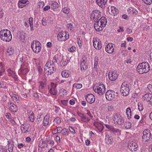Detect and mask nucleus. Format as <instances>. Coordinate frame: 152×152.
Wrapping results in <instances>:
<instances>
[{"label": "nucleus", "mask_w": 152, "mask_h": 152, "mask_svg": "<svg viewBox=\"0 0 152 152\" xmlns=\"http://www.w3.org/2000/svg\"><path fill=\"white\" fill-rule=\"evenodd\" d=\"M150 69V66L146 62L139 64L137 69V71L140 74L146 73L149 71Z\"/></svg>", "instance_id": "obj_1"}, {"label": "nucleus", "mask_w": 152, "mask_h": 152, "mask_svg": "<svg viewBox=\"0 0 152 152\" xmlns=\"http://www.w3.org/2000/svg\"><path fill=\"white\" fill-rule=\"evenodd\" d=\"M56 69V68L54 64H51V61L48 62L46 64L45 71L46 74L47 75H51L53 73Z\"/></svg>", "instance_id": "obj_2"}, {"label": "nucleus", "mask_w": 152, "mask_h": 152, "mask_svg": "<svg viewBox=\"0 0 152 152\" xmlns=\"http://www.w3.org/2000/svg\"><path fill=\"white\" fill-rule=\"evenodd\" d=\"M152 139V135L151 134L150 130L145 129L143 132L142 139L143 142L146 143L150 142V140Z\"/></svg>", "instance_id": "obj_3"}, {"label": "nucleus", "mask_w": 152, "mask_h": 152, "mask_svg": "<svg viewBox=\"0 0 152 152\" xmlns=\"http://www.w3.org/2000/svg\"><path fill=\"white\" fill-rule=\"evenodd\" d=\"M31 48L35 53H38L41 50V44L38 41L34 40L31 43Z\"/></svg>", "instance_id": "obj_4"}, {"label": "nucleus", "mask_w": 152, "mask_h": 152, "mask_svg": "<svg viewBox=\"0 0 152 152\" xmlns=\"http://www.w3.org/2000/svg\"><path fill=\"white\" fill-rule=\"evenodd\" d=\"M93 89L96 93L100 95L104 94L105 91V88L103 84H100L99 86H94Z\"/></svg>", "instance_id": "obj_5"}, {"label": "nucleus", "mask_w": 152, "mask_h": 152, "mask_svg": "<svg viewBox=\"0 0 152 152\" xmlns=\"http://www.w3.org/2000/svg\"><path fill=\"white\" fill-rule=\"evenodd\" d=\"M113 119L114 123L116 124L121 125L124 122L123 117L119 113H116L114 115Z\"/></svg>", "instance_id": "obj_6"}, {"label": "nucleus", "mask_w": 152, "mask_h": 152, "mask_svg": "<svg viewBox=\"0 0 152 152\" xmlns=\"http://www.w3.org/2000/svg\"><path fill=\"white\" fill-rule=\"evenodd\" d=\"M129 85L126 83H124L121 85L120 91L121 94L124 96L128 95L129 92Z\"/></svg>", "instance_id": "obj_7"}, {"label": "nucleus", "mask_w": 152, "mask_h": 152, "mask_svg": "<svg viewBox=\"0 0 152 152\" xmlns=\"http://www.w3.org/2000/svg\"><path fill=\"white\" fill-rule=\"evenodd\" d=\"M69 34L68 32H60L57 35V40L59 42L65 41L69 38Z\"/></svg>", "instance_id": "obj_8"}, {"label": "nucleus", "mask_w": 152, "mask_h": 152, "mask_svg": "<svg viewBox=\"0 0 152 152\" xmlns=\"http://www.w3.org/2000/svg\"><path fill=\"white\" fill-rule=\"evenodd\" d=\"M101 16V12L98 10H95L92 12L90 16V18L91 20L94 21L98 20Z\"/></svg>", "instance_id": "obj_9"}, {"label": "nucleus", "mask_w": 152, "mask_h": 152, "mask_svg": "<svg viewBox=\"0 0 152 152\" xmlns=\"http://www.w3.org/2000/svg\"><path fill=\"white\" fill-rule=\"evenodd\" d=\"M118 95L117 92H115L114 91L112 90H109L106 93L105 97L107 100L110 101Z\"/></svg>", "instance_id": "obj_10"}, {"label": "nucleus", "mask_w": 152, "mask_h": 152, "mask_svg": "<svg viewBox=\"0 0 152 152\" xmlns=\"http://www.w3.org/2000/svg\"><path fill=\"white\" fill-rule=\"evenodd\" d=\"M128 147L132 151H136L137 150L138 145L136 142H130L128 143Z\"/></svg>", "instance_id": "obj_11"}, {"label": "nucleus", "mask_w": 152, "mask_h": 152, "mask_svg": "<svg viewBox=\"0 0 152 152\" xmlns=\"http://www.w3.org/2000/svg\"><path fill=\"white\" fill-rule=\"evenodd\" d=\"M106 127L109 129L110 131L114 133H117L118 135H120L121 131L118 129H115L113 126L105 124Z\"/></svg>", "instance_id": "obj_12"}, {"label": "nucleus", "mask_w": 152, "mask_h": 152, "mask_svg": "<svg viewBox=\"0 0 152 152\" xmlns=\"http://www.w3.org/2000/svg\"><path fill=\"white\" fill-rule=\"evenodd\" d=\"M87 102L90 104L94 103L95 101V96L92 94H88L86 96Z\"/></svg>", "instance_id": "obj_13"}, {"label": "nucleus", "mask_w": 152, "mask_h": 152, "mask_svg": "<svg viewBox=\"0 0 152 152\" xmlns=\"http://www.w3.org/2000/svg\"><path fill=\"white\" fill-rule=\"evenodd\" d=\"M12 39V35L10 31L8 30L7 31V33L5 34V36L2 39V40L7 42L10 41Z\"/></svg>", "instance_id": "obj_14"}, {"label": "nucleus", "mask_w": 152, "mask_h": 152, "mask_svg": "<svg viewBox=\"0 0 152 152\" xmlns=\"http://www.w3.org/2000/svg\"><path fill=\"white\" fill-rule=\"evenodd\" d=\"M114 45L112 43H109L105 47L106 51L108 53H112L114 51L113 46Z\"/></svg>", "instance_id": "obj_15"}, {"label": "nucleus", "mask_w": 152, "mask_h": 152, "mask_svg": "<svg viewBox=\"0 0 152 152\" xmlns=\"http://www.w3.org/2000/svg\"><path fill=\"white\" fill-rule=\"evenodd\" d=\"M93 45L94 47L96 49H100L102 47L101 41L99 39H94L93 40Z\"/></svg>", "instance_id": "obj_16"}, {"label": "nucleus", "mask_w": 152, "mask_h": 152, "mask_svg": "<svg viewBox=\"0 0 152 152\" xmlns=\"http://www.w3.org/2000/svg\"><path fill=\"white\" fill-rule=\"evenodd\" d=\"M117 74L115 71L109 72L108 77L109 79L111 81L115 80L117 79Z\"/></svg>", "instance_id": "obj_17"}, {"label": "nucleus", "mask_w": 152, "mask_h": 152, "mask_svg": "<svg viewBox=\"0 0 152 152\" xmlns=\"http://www.w3.org/2000/svg\"><path fill=\"white\" fill-rule=\"evenodd\" d=\"M56 85L53 83L51 84V88L50 90V92L52 95H56L57 93V91L56 88Z\"/></svg>", "instance_id": "obj_18"}, {"label": "nucleus", "mask_w": 152, "mask_h": 152, "mask_svg": "<svg viewBox=\"0 0 152 152\" xmlns=\"http://www.w3.org/2000/svg\"><path fill=\"white\" fill-rule=\"evenodd\" d=\"M95 22L94 27L95 29L97 31H99L102 30L103 28L104 27H102L101 25H100L101 23L99 21L97 20L94 21Z\"/></svg>", "instance_id": "obj_19"}, {"label": "nucleus", "mask_w": 152, "mask_h": 152, "mask_svg": "<svg viewBox=\"0 0 152 152\" xmlns=\"http://www.w3.org/2000/svg\"><path fill=\"white\" fill-rule=\"evenodd\" d=\"M29 125L23 124L22 125L21 127V130L22 133H25L28 132L30 131V129H29Z\"/></svg>", "instance_id": "obj_20"}, {"label": "nucleus", "mask_w": 152, "mask_h": 152, "mask_svg": "<svg viewBox=\"0 0 152 152\" xmlns=\"http://www.w3.org/2000/svg\"><path fill=\"white\" fill-rule=\"evenodd\" d=\"M80 68L81 70L83 72L87 69L88 66L86 64V62L84 59H83V61L80 64Z\"/></svg>", "instance_id": "obj_21"}, {"label": "nucleus", "mask_w": 152, "mask_h": 152, "mask_svg": "<svg viewBox=\"0 0 152 152\" xmlns=\"http://www.w3.org/2000/svg\"><path fill=\"white\" fill-rule=\"evenodd\" d=\"M110 10H109V13L113 16H115L118 13V10L114 6H111Z\"/></svg>", "instance_id": "obj_22"}, {"label": "nucleus", "mask_w": 152, "mask_h": 152, "mask_svg": "<svg viewBox=\"0 0 152 152\" xmlns=\"http://www.w3.org/2000/svg\"><path fill=\"white\" fill-rule=\"evenodd\" d=\"M107 0H96V2L99 6L101 7L104 6L106 4Z\"/></svg>", "instance_id": "obj_23"}, {"label": "nucleus", "mask_w": 152, "mask_h": 152, "mask_svg": "<svg viewBox=\"0 0 152 152\" xmlns=\"http://www.w3.org/2000/svg\"><path fill=\"white\" fill-rule=\"evenodd\" d=\"M98 21L101 23L102 27H105L107 23V20L104 17H102L99 19Z\"/></svg>", "instance_id": "obj_24"}, {"label": "nucleus", "mask_w": 152, "mask_h": 152, "mask_svg": "<svg viewBox=\"0 0 152 152\" xmlns=\"http://www.w3.org/2000/svg\"><path fill=\"white\" fill-rule=\"evenodd\" d=\"M9 110L10 111L16 112L18 110V107L15 104L10 103L9 105Z\"/></svg>", "instance_id": "obj_25"}, {"label": "nucleus", "mask_w": 152, "mask_h": 152, "mask_svg": "<svg viewBox=\"0 0 152 152\" xmlns=\"http://www.w3.org/2000/svg\"><path fill=\"white\" fill-rule=\"evenodd\" d=\"M12 100L15 102L18 103L19 101V97L18 95L15 94H12L10 95Z\"/></svg>", "instance_id": "obj_26"}, {"label": "nucleus", "mask_w": 152, "mask_h": 152, "mask_svg": "<svg viewBox=\"0 0 152 152\" xmlns=\"http://www.w3.org/2000/svg\"><path fill=\"white\" fill-rule=\"evenodd\" d=\"M59 4L57 2L54 1L51 2V8L52 9H55L58 8L59 7Z\"/></svg>", "instance_id": "obj_27"}, {"label": "nucleus", "mask_w": 152, "mask_h": 152, "mask_svg": "<svg viewBox=\"0 0 152 152\" xmlns=\"http://www.w3.org/2000/svg\"><path fill=\"white\" fill-rule=\"evenodd\" d=\"M128 11L129 13L134 15H136L138 13V11L135 9L133 8H129L128 9Z\"/></svg>", "instance_id": "obj_28"}, {"label": "nucleus", "mask_w": 152, "mask_h": 152, "mask_svg": "<svg viewBox=\"0 0 152 152\" xmlns=\"http://www.w3.org/2000/svg\"><path fill=\"white\" fill-rule=\"evenodd\" d=\"M49 115H46L44 117L43 124V125L45 126H47L49 123Z\"/></svg>", "instance_id": "obj_29"}, {"label": "nucleus", "mask_w": 152, "mask_h": 152, "mask_svg": "<svg viewBox=\"0 0 152 152\" xmlns=\"http://www.w3.org/2000/svg\"><path fill=\"white\" fill-rule=\"evenodd\" d=\"M39 83V89L40 90L44 89L46 84L45 81L43 80L40 81Z\"/></svg>", "instance_id": "obj_30"}, {"label": "nucleus", "mask_w": 152, "mask_h": 152, "mask_svg": "<svg viewBox=\"0 0 152 152\" xmlns=\"http://www.w3.org/2000/svg\"><path fill=\"white\" fill-rule=\"evenodd\" d=\"M28 115L29 116L28 118L30 121L33 122L34 121V115L32 111L28 112Z\"/></svg>", "instance_id": "obj_31"}, {"label": "nucleus", "mask_w": 152, "mask_h": 152, "mask_svg": "<svg viewBox=\"0 0 152 152\" xmlns=\"http://www.w3.org/2000/svg\"><path fill=\"white\" fill-rule=\"evenodd\" d=\"M25 33L23 31L20 32V33L19 37V39H20V40L23 42L25 40Z\"/></svg>", "instance_id": "obj_32"}, {"label": "nucleus", "mask_w": 152, "mask_h": 152, "mask_svg": "<svg viewBox=\"0 0 152 152\" xmlns=\"http://www.w3.org/2000/svg\"><path fill=\"white\" fill-rule=\"evenodd\" d=\"M7 55L8 56H11L14 53V50L12 47L11 46L9 47L7 50Z\"/></svg>", "instance_id": "obj_33"}, {"label": "nucleus", "mask_w": 152, "mask_h": 152, "mask_svg": "<svg viewBox=\"0 0 152 152\" xmlns=\"http://www.w3.org/2000/svg\"><path fill=\"white\" fill-rule=\"evenodd\" d=\"M62 76L65 77H68L70 75V72L67 70H65L61 72Z\"/></svg>", "instance_id": "obj_34"}, {"label": "nucleus", "mask_w": 152, "mask_h": 152, "mask_svg": "<svg viewBox=\"0 0 152 152\" xmlns=\"http://www.w3.org/2000/svg\"><path fill=\"white\" fill-rule=\"evenodd\" d=\"M8 30L4 29L0 31V38L2 40L4 37V36H5V34H6L8 31Z\"/></svg>", "instance_id": "obj_35"}, {"label": "nucleus", "mask_w": 152, "mask_h": 152, "mask_svg": "<svg viewBox=\"0 0 152 152\" xmlns=\"http://www.w3.org/2000/svg\"><path fill=\"white\" fill-rule=\"evenodd\" d=\"M126 113L127 115L128 118L129 119L131 118L132 115V111L130 108L128 107L126 109Z\"/></svg>", "instance_id": "obj_36"}, {"label": "nucleus", "mask_w": 152, "mask_h": 152, "mask_svg": "<svg viewBox=\"0 0 152 152\" xmlns=\"http://www.w3.org/2000/svg\"><path fill=\"white\" fill-rule=\"evenodd\" d=\"M151 94H145L143 97V99L144 100L147 102L149 101L150 99V98L151 96Z\"/></svg>", "instance_id": "obj_37"}, {"label": "nucleus", "mask_w": 152, "mask_h": 152, "mask_svg": "<svg viewBox=\"0 0 152 152\" xmlns=\"http://www.w3.org/2000/svg\"><path fill=\"white\" fill-rule=\"evenodd\" d=\"M131 123L128 121H126L124 123V126L126 129H130L131 127Z\"/></svg>", "instance_id": "obj_38"}, {"label": "nucleus", "mask_w": 152, "mask_h": 152, "mask_svg": "<svg viewBox=\"0 0 152 152\" xmlns=\"http://www.w3.org/2000/svg\"><path fill=\"white\" fill-rule=\"evenodd\" d=\"M20 70L21 73L23 75H26L29 71L28 69L26 68L22 69V68H21L20 69Z\"/></svg>", "instance_id": "obj_39"}, {"label": "nucleus", "mask_w": 152, "mask_h": 152, "mask_svg": "<svg viewBox=\"0 0 152 152\" xmlns=\"http://www.w3.org/2000/svg\"><path fill=\"white\" fill-rule=\"evenodd\" d=\"M59 56L58 55H55L53 58V60L52 61V64H53L54 63H56L59 60Z\"/></svg>", "instance_id": "obj_40"}, {"label": "nucleus", "mask_w": 152, "mask_h": 152, "mask_svg": "<svg viewBox=\"0 0 152 152\" xmlns=\"http://www.w3.org/2000/svg\"><path fill=\"white\" fill-rule=\"evenodd\" d=\"M113 138L111 137H107V140L106 141V142L108 144H112L113 143Z\"/></svg>", "instance_id": "obj_41"}, {"label": "nucleus", "mask_w": 152, "mask_h": 152, "mask_svg": "<svg viewBox=\"0 0 152 152\" xmlns=\"http://www.w3.org/2000/svg\"><path fill=\"white\" fill-rule=\"evenodd\" d=\"M4 69L1 63H0V76L3 74V73L4 72Z\"/></svg>", "instance_id": "obj_42"}, {"label": "nucleus", "mask_w": 152, "mask_h": 152, "mask_svg": "<svg viewBox=\"0 0 152 152\" xmlns=\"http://www.w3.org/2000/svg\"><path fill=\"white\" fill-rule=\"evenodd\" d=\"M73 86L77 89H79L82 87V85L81 83L75 84L73 85Z\"/></svg>", "instance_id": "obj_43"}, {"label": "nucleus", "mask_w": 152, "mask_h": 152, "mask_svg": "<svg viewBox=\"0 0 152 152\" xmlns=\"http://www.w3.org/2000/svg\"><path fill=\"white\" fill-rule=\"evenodd\" d=\"M82 38L80 37H79L77 38V43L79 47L80 48L82 46V41H81Z\"/></svg>", "instance_id": "obj_44"}, {"label": "nucleus", "mask_w": 152, "mask_h": 152, "mask_svg": "<svg viewBox=\"0 0 152 152\" xmlns=\"http://www.w3.org/2000/svg\"><path fill=\"white\" fill-rule=\"evenodd\" d=\"M54 122L56 124H59L61 122V119L60 118L57 117L54 119Z\"/></svg>", "instance_id": "obj_45"}, {"label": "nucleus", "mask_w": 152, "mask_h": 152, "mask_svg": "<svg viewBox=\"0 0 152 152\" xmlns=\"http://www.w3.org/2000/svg\"><path fill=\"white\" fill-rule=\"evenodd\" d=\"M63 12L66 14H68L69 12V9L67 7H65L62 10Z\"/></svg>", "instance_id": "obj_46"}, {"label": "nucleus", "mask_w": 152, "mask_h": 152, "mask_svg": "<svg viewBox=\"0 0 152 152\" xmlns=\"http://www.w3.org/2000/svg\"><path fill=\"white\" fill-rule=\"evenodd\" d=\"M81 120L84 122H87L90 120V119L85 115V116L82 118Z\"/></svg>", "instance_id": "obj_47"}, {"label": "nucleus", "mask_w": 152, "mask_h": 152, "mask_svg": "<svg viewBox=\"0 0 152 152\" xmlns=\"http://www.w3.org/2000/svg\"><path fill=\"white\" fill-rule=\"evenodd\" d=\"M95 126H96V127L99 131L102 132L103 131L104 128V127L103 126L100 124L97 126L96 125H95Z\"/></svg>", "instance_id": "obj_48"}, {"label": "nucleus", "mask_w": 152, "mask_h": 152, "mask_svg": "<svg viewBox=\"0 0 152 152\" xmlns=\"http://www.w3.org/2000/svg\"><path fill=\"white\" fill-rule=\"evenodd\" d=\"M142 1L147 5H150L152 3V0H142Z\"/></svg>", "instance_id": "obj_49"}, {"label": "nucleus", "mask_w": 152, "mask_h": 152, "mask_svg": "<svg viewBox=\"0 0 152 152\" xmlns=\"http://www.w3.org/2000/svg\"><path fill=\"white\" fill-rule=\"evenodd\" d=\"M14 146L13 144H11L10 145H9L8 150L9 152H12V151Z\"/></svg>", "instance_id": "obj_50"}, {"label": "nucleus", "mask_w": 152, "mask_h": 152, "mask_svg": "<svg viewBox=\"0 0 152 152\" xmlns=\"http://www.w3.org/2000/svg\"><path fill=\"white\" fill-rule=\"evenodd\" d=\"M45 143V141H40L39 144V146L42 148H45V146L43 145V144Z\"/></svg>", "instance_id": "obj_51"}, {"label": "nucleus", "mask_w": 152, "mask_h": 152, "mask_svg": "<svg viewBox=\"0 0 152 152\" xmlns=\"http://www.w3.org/2000/svg\"><path fill=\"white\" fill-rule=\"evenodd\" d=\"M138 109L140 111H142L143 109V107L142 105V104L140 103H138Z\"/></svg>", "instance_id": "obj_52"}, {"label": "nucleus", "mask_w": 152, "mask_h": 152, "mask_svg": "<svg viewBox=\"0 0 152 152\" xmlns=\"http://www.w3.org/2000/svg\"><path fill=\"white\" fill-rule=\"evenodd\" d=\"M42 25L45 26L47 24V20L45 18H43L42 20Z\"/></svg>", "instance_id": "obj_53"}, {"label": "nucleus", "mask_w": 152, "mask_h": 152, "mask_svg": "<svg viewBox=\"0 0 152 152\" xmlns=\"http://www.w3.org/2000/svg\"><path fill=\"white\" fill-rule=\"evenodd\" d=\"M145 117L144 116H142V117L140 121V124H144L145 123Z\"/></svg>", "instance_id": "obj_54"}, {"label": "nucleus", "mask_w": 152, "mask_h": 152, "mask_svg": "<svg viewBox=\"0 0 152 152\" xmlns=\"http://www.w3.org/2000/svg\"><path fill=\"white\" fill-rule=\"evenodd\" d=\"M61 132V134L63 135H65L66 134L68 133L67 129L65 128L62 129Z\"/></svg>", "instance_id": "obj_55"}, {"label": "nucleus", "mask_w": 152, "mask_h": 152, "mask_svg": "<svg viewBox=\"0 0 152 152\" xmlns=\"http://www.w3.org/2000/svg\"><path fill=\"white\" fill-rule=\"evenodd\" d=\"M8 75L10 76L13 75V74L14 73L13 71H12L10 69H9L7 70Z\"/></svg>", "instance_id": "obj_56"}, {"label": "nucleus", "mask_w": 152, "mask_h": 152, "mask_svg": "<svg viewBox=\"0 0 152 152\" xmlns=\"http://www.w3.org/2000/svg\"><path fill=\"white\" fill-rule=\"evenodd\" d=\"M5 116L7 118L11 120L12 119V117L10 113H7L6 114Z\"/></svg>", "instance_id": "obj_57"}, {"label": "nucleus", "mask_w": 152, "mask_h": 152, "mask_svg": "<svg viewBox=\"0 0 152 152\" xmlns=\"http://www.w3.org/2000/svg\"><path fill=\"white\" fill-rule=\"evenodd\" d=\"M26 4H23V3L21 2H18V7L19 8H22L25 7L26 5H25Z\"/></svg>", "instance_id": "obj_58"}, {"label": "nucleus", "mask_w": 152, "mask_h": 152, "mask_svg": "<svg viewBox=\"0 0 152 152\" xmlns=\"http://www.w3.org/2000/svg\"><path fill=\"white\" fill-rule=\"evenodd\" d=\"M44 3L43 1H41L38 3V5L39 6V7L41 8H42L44 7Z\"/></svg>", "instance_id": "obj_59"}, {"label": "nucleus", "mask_w": 152, "mask_h": 152, "mask_svg": "<svg viewBox=\"0 0 152 152\" xmlns=\"http://www.w3.org/2000/svg\"><path fill=\"white\" fill-rule=\"evenodd\" d=\"M69 130L70 131L72 134H75V131L74 129L71 127H69Z\"/></svg>", "instance_id": "obj_60"}, {"label": "nucleus", "mask_w": 152, "mask_h": 152, "mask_svg": "<svg viewBox=\"0 0 152 152\" xmlns=\"http://www.w3.org/2000/svg\"><path fill=\"white\" fill-rule=\"evenodd\" d=\"M72 24L71 23L68 24L67 25V27H68V28H69L70 31H72Z\"/></svg>", "instance_id": "obj_61"}, {"label": "nucleus", "mask_w": 152, "mask_h": 152, "mask_svg": "<svg viewBox=\"0 0 152 152\" xmlns=\"http://www.w3.org/2000/svg\"><path fill=\"white\" fill-rule=\"evenodd\" d=\"M33 18L32 17H30L29 18V24L30 25H33Z\"/></svg>", "instance_id": "obj_62"}, {"label": "nucleus", "mask_w": 152, "mask_h": 152, "mask_svg": "<svg viewBox=\"0 0 152 152\" xmlns=\"http://www.w3.org/2000/svg\"><path fill=\"white\" fill-rule=\"evenodd\" d=\"M75 49L76 48L75 47H72L71 48L69 49L68 50L71 52H73Z\"/></svg>", "instance_id": "obj_63"}, {"label": "nucleus", "mask_w": 152, "mask_h": 152, "mask_svg": "<svg viewBox=\"0 0 152 152\" xmlns=\"http://www.w3.org/2000/svg\"><path fill=\"white\" fill-rule=\"evenodd\" d=\"M147 88L150 92L152 91V85L149 84L148 85Z\"/></svg>", "instance_id": "obj_64"}]
</instances>
